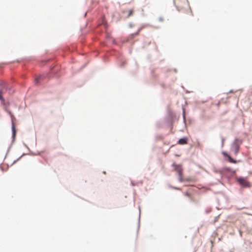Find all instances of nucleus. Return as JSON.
<instances>
[{
	"label": "nucleus",
	"instance_id": "7ed1b4c3",
	"mask_svg": "<svg viewBox=\"0 0 252 252\" xmlns=\"http://www.w3.org/2000/svg\"><path fill=\"white\" fill-rule=\"evenodd\" d=\"M232 150L234 151V154L235 155H237L239 151L240 150V146L238 144V140L236 139L235 140V141L233 142L232 145Z\"/></svg>",
	"mask_w": 252,
	"mask_h": 252
},
{
	"label": "nucleus",
	"instance_id": "1a4fd4ad",
	"mask_svg": "<svg viewBox=\"0 0 252 252\" xmlns=\"http://www.w3.org/2000/svg\"><path fill=\"white\" fill-rule=\"evenodd\" d=\"M43 77V76L42 75H40L39 76H38V77H37L35 80V83L36 84H37L39 82V81Z\"/></svg>",
	"mask_w": 252,
	"mask_h": 252
},
{
	"label": "nucleus",
	"instance_id": "f03ea898",
	"mask_svg": "<svg viewBox=\"0 0 252 252\" xmlns=\"http://www.w3.org/2000/svg\"><path fill=\"white\" fill-rule=\"evenodd\" d=\"M238 183L244 187H250V183L244 178H239L237 179Z\"/></svg>",
	"mask_w": 252,
	"mask_h": 252
},
{
	"label": "nucleus",
	"instance_id": "423d86ee",
	"mask_svg": "<svg viewBox=\"0 0 252 252\" xmlns=\"http://www.w3.org/2000/svg\"><path fill=\"white\" fill-rule=\"evenodd\" d=\"M178 143L181 145L186 144L187 143V138H181L178 141Z\"/></svg>",
	"mask_w": 252,
	"mask_h": 252
},
{
	"label": "nucleus",
	"instance_id": "0eeeda50",
	"mask_svg": "<svg viewBox=\"0 0 252 252\" xmlns=\"http://www.w3.org/2000/svg\"><path fill=\"white\" fill-rule=\"evenodd\" d=\"M185 195L188 196L189 199L191 201H194L193 197L191 196V195L188 193V192H186L185 193Z\"/></svg>",
	"mask_w": 252,
	"mask_h": 252
},
{
	"label": "nucleus",
	"instance_id": "9d476101",
	"mask_svg": "<svg viewBox=\"0 0 252 252\" xmlns=\"http://www.w3.org/2000/svg\"><path fill=\"white\" fill-rule=\"evenodd\" d=\"M2 94L3 91L2 90H0V100L2 101L4 100L3 97L2 96Z\"/></svg>",
	"mask_w": 252,
	"mask_h": 252
},
{
	"label": "nucleus",
	"instance_id": "6e6552de",
	"mask_svg": "<svg viewBox=\"0 0 252 252\" xmlns=\"http://www.w3.org/2000/svg\"><path fill=\"white\" fill-rule=\"evenodd\" d=\"M133 9H130L128 11L127 17H129L133 15Z\"/></svg>",
	"mask_w": 252,
	"mask_h": 252
},
{
	"label": "nucleus",
	"instance_id": "ddd939ff",
	"mask_svg": "<svg viewBox=\"0 0 252 252\" xmlns=\"http://www.w3.org/2000/svg\"><path fill=\"white\" fill-rule=\"evenodd\" d=\"M177 6H178V7H179V6H179V3H178V2H177Z\"/></svg>",
	"mask_w": 252,
	"mask_h": 252
},
{
	"label": "nucleus",
	"instance_id": "f8f14e48",
	"mask_svg": "<svg viewBox=\"0 0 252 252\" xmlns=\"http://www.w3.org/2000/svg\"><path fill=\"white\" fill-rule=\"evenodd\" d=\"M184 3H185V5H187V6L189 5V4H188V2L187 1H185Z\"/></svg>",
	"mask_w": 252,
	"mask_h": 252
},
{
	"label": "nucleus",
	"instance_id": "9b49d317",
	"mask_svg": "<svg viewBox=\"0 0 252 252\" xmlns=\"http://www.w3.org/2000/svg\"><path fill=\"white\" fill-rule=\"evenodd\" d=\"M158 20L160 22H163L164 21V19L162 17H160Z\"/></svg>",
	"mask_w": 252,
	"mask_h": 252
},
{
	"label": "nucleus",
	"instance_id": "f257e3e1",
	"mask_svg": "<svg viewBox=\"0 0 252 252\" xmlns=\"http://www.w3.org/2000/svg\"><path fill=\"white\" fill-rule=\"evenodd\" d=\"M172 166L174 168V170L178 173L179 181L182 182L185 181L183 178V169L181 165H178L173 163ZM185 180L189 181L188 179H185Z\"/></svg>",
	"mask_w": 252,
	"mask_h": 252
},
{
	"label": "nucleus",
	"instance_id": "39448f33",
	"mask_svg": "<svg viewBox=\"0 0 252 252\" xmlns=\"http://www.w3.org/2000/svg\"><path fill=\"white\" fill-rule=\"evenodd\" d=\"M223 155L224 156H225L226 157H227L228 158V160L229 161V162H231V163H237V161H236V160H234L229 155H228L227 154H226V153H223Z\"/></svg>",
	"mask_w": 252,
	"mask_h": 252
},
{
	"label": "nucleus",
	"instance_id": "20e7f679",
	"mask_svg": "<svg viewBox=\"0 0 252 252\" xmlns=\"http://www.w3.org/2000/svg\"><path fill=\"white\" fill-rule=\"evenodd\" d=\"M8 113L10 115L11 118L12 129V134H13L12 137H13V140H14L15 136V134H16V129H15V127L14 121V116L13 115H12L10 112H8Z\"/></svg>",
	"mask_w": 252,
	"mask_h": 252
}]
</instances>
